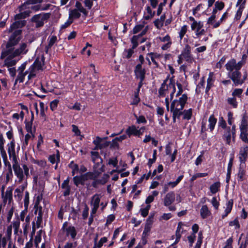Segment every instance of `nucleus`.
Wrapping results in <instances>:
<instances>
[{
	"mask_svg": "<svg viewBox=\"0 0 248 248\" xmlns=\"http://www.w3.org/2000/svg\"><path fill=\"white\" fill-rule=\"evenodd\" d=\"M25 23V20H18L15 21L10 26L9 32H11L12 33L5 46L2 45V49L0 56V59H4L5 66L9 67L16 65L17 61L14 58L21 55H25L28 51L27 44L26 43L20 44L17 48L15 47L21 39L22 31L19 29L24 26Z\"/></svg>",
	"mask_w": 248,
	"mask_h": 248,
	"instance_id": "1",
	"label": "nucleus"
},
{
	"mask_svg": "<svg viewBox=\"0 0 248 248\" xmlns=\"http://www.w3.org/2000/svg\"><path fill=\"white\" fill-rule=\"evenodd\" d=\"M13 169L15 174L18 179V183H21L29 176V169L26 164L22 165V168L19 165L17 160L13 162Z\"/></svg>",
	"mask_w": 248,
	"mask_h": 248,
	"instance_id": "2",
	"label": "nucleus"
},
{
	"mask_svg": "<svg viewBox=\"0 0 248 248\" xmlns=\"http://www.w3.org/2000/svg\"><path fill=\"white\" fill-rule=\"evenodd\" d=\"M187 96L186 94H183L178 99L173 100L170 107L171 112L177 113L182 115V110L187 102Z\"/></svg>",
	"mask_w": 248,
	"mask_h": 248,
	"instance_id": "3",
	"label": "nucleus"
},
{
	"mask_svg": "<svg viewBox=\"0 0 248 248\" xmlns=\"http://www.w3.org/2000/svg\"><path fill=\"white\" fill-rule=\"evenodd\" d=\"M50 17V14L42 13L35 15L31 18V21L36 23L37 28L42 27L44 24V21L47 20Z\"/></svg>",
	"mask_w": 248,
	"mask_h": 248,
	"instance_id": "4",
	"label": "nucleus"
},
{
	"mask_svg": "<svg viewBox=\"0 0 248 248\" xmlns=\"http://www.w3.org/2000/svg\"><path fill=\"white\" fill-rule=\"evenodd\" d=\"M61 231L65 233L66 236H70L72 239H75L77 234V232L74 226L68 225L67 222H65L62 224Z\"/></svg>",
	"mask_w": 248,
	"mask_h": 248,
	"instance_id": "5",
	"label": "nucleus"
},
{
	"mask_svg": "<svg viewBox=\"0 0 248 248\" xmlns=\"http://www.w3.org/2000/svg\"><path fill=\"white\" fill-rule=\"evenodd\" d=\"M180 55L188 63H191L194 61V58L191 53V47L188 44L185 45Z\"/></svg>",
	"mask_w": 248,
	"mask_h": 248,
	"instance_id": "6",
	"label": "nucleus"
},
{
	"mask_svg": "<svg viewBox=\"0 0 248 248\" xmlns=\"http://www.w3.org/2000/svg\"><path fill=\"white\" fill-rule=\"evenodd\" d=\"M229 77L232 80L235 86L243 84L241 80V74L238 70H234L229 74Z\"/></svg>",
	"mask_w": 248,
	"mask_h": 248,
	"instance_id": "7",
	"label": "nucleus"
},
{
	"mask_svg": "<svg viewBox=\"0 0 248 248\" xmlns=\"http://www.w3.org/2000/svg\"><path fill=\"white\" fill-rule=\"evenodd\" d=\"M247 129H248V123L246 120L245 119V117H243L242 119L241 125L240 126V129L241 131L240 137L242 141H243L245 143H248V140L246 139L245 137L246 132H247Z\"/></svg>",
	"mask_w": 248,
	"mask_h": 248,
	"instance_id": "8",
	"label": "nucleus"
},
{
	"mask_svg": "<svg viewBox=\"0 0 248 248\" xmlns=\"http://www.w3.org/2000/svg\"><path fill=\"white\" fill-rule=\"evenodd\" d=\"M100 195L99 194H94L91 199V204L93 206L92 209V213L96 214L99 208L100 202Z\"/></svg>",
	"mask_w": 248,
	"mask_h": 248,
	"instance_id": "9",
	"label": "nucleus"
},
{
	"mask_svg": "<svg viewBox=\"0 0 248 248\" xmlns=\"http://www.w3.org/2000/svg\"><path fill=\"white\" fill-rule=\"evenodd\" d=\"M203 27V24L202 22H195L194 24H191V28L192 31L196 30V35L200 36L203 35L205 31L204 29H201Z\"/></svg>",
	"mask_w": 248,
	"mask_h": 248,
	"instance_id": "10",
	"label": "nucleus"
},
{
	"mask_svg": "<svg viewBox=\"0 0 248 248\" xmlns=\"http://www.w3.org/2000/svg\"><path fill=\"white\" fill-rule=\"evenodd\" d=\"M134 73L137 78H139L141 80H144L146 71L144 68H142L140 64H138L136 66Z\"/></svg>",
	"mask_w": 248,
	"mask_h": 248,
	"instance_id": "11",
	"label": "nucleus"
},
{
	"mask_svg": "<svg viewBox=\"0 0 248 248\" xmlns=\"http://www.w3.org/2000/svg\"><path fill=\"white\" fill-rule=\"evenodd\" d=\"M153 222V217L152 216L149 217L147 219L146 223L145 225L144 229L142 233V237L143 241L149 235V233L152 228V225Z\"/></svg>",
	"mask_w": 248,
	"mask_h": 248,
	"instance_id": "12",
	"label": "nucleus"
},
{
	"mask_svg": "<svg viewBox=\"0 0 248 248\" xmlns=\"http://www.w3.org/2000/svg\"><path fill=\"white\" fill-rule=\"evenodd\" d=\"M167 81L168 79H166L165 80H164L163 82L162 83L161 85L160 88L159 89L158 96L159 97L165 96L167 93H168L169 88L171 87V84H172L171 80H170V83L169 84V85L167 84Z\"/></svg>",
	"mask_w": 248,
	"mask_h": 248,
	"instance_id": "13",
	"label": "nucleus"
},
{
	"mask_svg": "<svg viewBox=\"0 0 248 248\" xmlns=\"http://www.w3.org/2000/svg\"><path fill=\"white\" fill-rule=\"evenodd\" d=\"M148 27L146 26L143 30H142L141 33L137 35H134L131 38V41L133 44V48H136L139 45L138 41L140 38L145 34L148 31Z\"/></svg>",
	"mask_w": 248,
	"mask_h": 248,
	"instance_id": "14",
	"label": "nucleus"
},
{
	"mask_svg": "<svg viewBox=\"0 0 248 248\" xmlns=\"http://www.w3.org/2000/svg\"><path fill=\"white\" fill-rule=\"evenodd\" d=\"M15 141L14 140L11 141L10 143L8 144V153L10 158L12 159V161L17 160L15 149Z\"/></svg>",
	"mask_w": 248,
	"mask_h": 248,
	"instance_id": "15",
	"label": "nucleus"
},
{
	"mask_svg": "<svg viewBox=\"0 0 248 248\" xmlns=\"http://www.w3.org/2000/svg\"><path fill=\"white\" fill-rule=\"evenodd\" d=\"M175 194L173 191L169 192L165 196L164 199V204L166 206L170 205L174 201Z\"/></svg>",
	"mask_w": 248,
	"mask_h": 248,
	"instance_id": "16",
	"label": "nucleus"
},
{
	"mask_svg": "<svg viewBox=\"0 0 248 248\" xmlns=\"http://www.w3.org/2000/svg\"><path fill=\"white\" fill-rule=\"evenodd\" d=\"M248 146L242 147L239 152V161L241 163H244L248 157Z\"/></svg>",
	"mask_w": 248,
	"mask_h": 248,
	"instance_id": "17",
	"label": "nucleus"
},
{
	"mask_svg": "<svg viewBox=\"0 0 248 248\" xmlns=\"http://www.w3.org/2000/svg\"><path fill=\"white\" fill-rule=\"evenodd\" d=\"M3 201L4 203H6L8 201V203H10L13 199L12 189L9 187L6 189L4 195H2Z\"/></svg>",
	"mask_w": 248,
	"mask_h": 248,
	"instance_id": "18",
	"label": "nucleus"
},
{
	"mask_svg": "<svg viewBox=\"0 0 248 248\" xmlns=\"http://www.w3.org/2000/svg\"><path fill=\"white\" fill-rule=\"evenodd\" d=\"M69 177H67L62 184L61 187L64 190L63 193L64 196H67L70 194L71 188L69 185Z\"/></svg>",
	"mask_w": 248,
	"mask_h": 248,
	"instance_id": "19",
	"label": "nucleus"
},
{
	"mask_svg": "<svg viewBox=\"0 0 248 248\" xmlns=\"http://www.w3.org/2000/svg\"><path fill=\"white\" fill-rule=\"evenodd\" d=\"M226 69L229 72V74L230 73L233 72V71L236 70V62L234 59H231L225 65Z\"/></svg>",
	"mask_w": 248,
	"mask_h": 248,
	"instance_id": "20",
	"label": "nucleus"
},
{
	"mask_svg": "<svg viewBox=\"0 0 248 248\" xmlns=\"http://www.w3.org/2000/svg\"><path fill=\"white\" fill-rule=\"evenodd\" d=\"M38 2V0H26L24 3L19 7V12L22 11L23 10L29 8L28 5L35 4Z\"/></svg>",
	"mask_w": 248,
	"mask_h": 248,
	"instance_id": "21",
	"label": "nucleus"
},
{
	"mask_svg": "<svg viewBox=\"0 0 248 248\" xmlns=\"http://www.w3.org/2000/svg\"><path fill=\"white\" fill-rule=\"evenodd\" d=\"M200 214L203 219L206 218L211 215V212L206 205H203L200 210Z\"/></svg>",
	"mask_w": 248,
	"mask_h": 248,
	"instance_id": "22",
	"label": "nucleus"
},
{
	"mask_svg": "<svg viewBox=\"0 0 248 248\" xmlns=\"http://www.w3.org/2000/svg\"><path fill=\"white\" fill-rule=\"evenodd\" d=\"M39 203H40V198H39V197L38 196L37 198V199L36 200V202H35V203L34 204V208L35 209L34 213L36 215L37 214H40V215H43L42 207L41 206L39 205Z\"/></svg>",
	"mask_w": 248,
	"mask_h": 248,
	"instance_id": "23",
	"label": "nucleus"
},
{
	"mask_svg": "<svg viewBox=\"0 0 248 248\" xmlns=\"http://www.w3.org/2000/svg\"><path fill=\"white\" fill-rule=\"evenodd\" d=\"M57 38L56 36H52L50 37L48 41V45L45 47V52L47 54L49 52V49L56 42Z\"/></svg>",
	"mask_w": 248,
	"mask_h": 248,
	"instance_id": "24",
	"label": "nucleus"
},
{
	"mask_svg": "<svg viewBox=\"0 0 248 248\" xmlns=\"http://www.w3.org/2000/svg\"><path fill=\"white\" fill-rule=\"evenodd\" d=\"M80 176L84 183L89 179H94L97 177V175H95V174L92 172H88Z\"/></svg>",
	"mask_w": 248,
	"mask_h": 248,
	"instance_id": "25",
	"label": "nucleus"
},
{
	"mask_svg": "<svg viewBox=\"0 0 248 248\" xmlns=\"http://www.w3.org/2000/svg\"><path fill=\"white\" fill-rule=\"evenodd\" d=\"M31 13V11H30L29 10L25 11L23 12H22L21 11L20 13L16 14L15 16V19L19 20V19L25 18L29 16Z\"/></svg>",
	"mask_w": 248,
	"mask_h": 248,
	"instance_id": "26",
	"label": "nucleus"
},
{
	"mask_svg": "<svg viewBox=\"0 0 248 248\" xmlns=\"http://www.w3.org/2000/svg\"><path fill=\"white\" fill-rule=\"evenodd\" d=\"M233 205V200H229L226 203V208L225 209V214L222 215V218H224L231 212Z\"/></svg>",
	"mask_w": 248,
	"mask_h": 248,
	"instance_id": "27",
	"label": "nucleus"
},
{
	"mask_svg": "<svg viewBox=\"0 0 248 248\" xmlns=\"http://www.w3.org/2000/svg\"><path fill=\"white\" fill-rule=\"evenodd\" d=\"M12 241L11 239H9L6 238V236H3L2 233H0V248H5L6 246L7 242Z\"/></svg>",
	"mask_w": 248,
	"mask_h": 248,
	"instance_id": "28",
	"label": "nucleus"
},
{
	"mask_svg": "<svg viewBox=\"0 0 248 248\" xmlns=\"http://www.w3.org/2000/svg\"><path fill=\"white\" fill-rule=\"evenodd\" d=\"M209 127L211 131H212L214 129L215 126L217 123V119L215 118L214 115L213 114L211 115L209 119Z\"/></svg>",
	"mask_w": 248,
	"mask_h": 248,
	"instance_id": "29",
	"label": "nucleus"
},
{
	"mask_svg": "<svg viewBox=\"0 0 248 248\" xmlns=\"http://www.w3.org/2000/svg\"><path fill=\"white\" fill-rule=\"evenodd\" d=\"M182 223L181 222H180L178 223L177 230L176 231V239L175 240V242L172 244V246H173L174 245L177 244L180 240V239L181 237V233L180 232L181 229L182 225Z\"/></svg>",
	"mask_w": 248,
	"mask_h": 248,
	"instance_id": "30",
	"label": "nucleus"
},
{
	"mask_svg": "<svg viewBox=\"0 0 248 248\" xmlns=\"http://www.w3.org/2000/svg\"><path fill=\"white\" fill-rule=\"evenodd\" d=\"M31 118L30 122H25V128L28 133H31L32 122L34 119V114L32 111L31 112Z\"/></svg>",
	"mask_w": 248,
	"mask_h": 248,
	"instance_id": "31",
	"label": "nucleus"
},
{
	"mask_svg": "<svg viewBox=\"0 0 248 248\" xmlns=\"http://www.w3.org/2000/svg\"><path fill=\"white\" fill-rule=\"evenodd\" d=\"M44 57L43 56H42L41 59L37 58L36 59L35 62H33V64L37 68V70H39L41 69L42 67V65L44 63Z\"/></svg>",
	"mask_w": 248,
	"mask_h": 248,
	"instance_id": "32",
	"label": "nucleus"
},
{
	"mask_svg": "<svg viewBox=\"0 0 248 248\" xmlns=\"http://www.w3.org/2000/svg\"><path fill=\"white\" fill-rule=\"evenodd\" d=\"M223 138L226 141L227 143L229 144L231 142V128L228 127L226 128V132L223 135Z\"/></svg>",
	"mask_w": 248,
	"mask_h": 248,
	"instance_id": "33",
	"label": "nucleus"
},
{
	"mask_svg": "<svg viewBox=\"0 0 248 248\" xmlns=\"http://www.w3.org/2000/svg\"><path fill=\"white\" fill-rule=\"evenodd\" d=\"M220 186V182H217L213 184L210 187V190L212 193L215 194L217 193Z\"/></svg>",
	"mask_w": 248,
	"mask_h": 248,
	"instance_id": "34",
	"label": "nucleus"
},
{
	"mask_svg": "<svg viewBox=\"0 0 248 248\" xmlns=\"http://www.w3.org/2000/svg\"><path fill=\"white\" fill-rule=\"evenodd\" d=\"M192 109L190 108L187 110H182V115H183V119L185 120H189L191 119L192 116Z\"/></svg>",
	"mask_w": 248,
	"mask_h": 248,
	"instance_id": "35",
	"label": "nucleus"
},
{
	"mask_svg": "<svg viewBox=\"0 0 248 248\" xmlns=\"http://www.w3.org/2000/svg\"><path fill=\"white\" fill-rule=\"evenodd\" d=\"M73 180L74 184L77 186H79V185H81L83 186L85 184L80 175L76 176L74 177Z\"/></svg>",
	"mask_w": 248,
	"mask_h": 248,
	"instance_id": "36",
	"label": "nucleus"
},
{
	"mask_svg": "<svg viewBox=\"0 0 248 248\" xmlns=\"http://www.w3.org/2000/svg\"><path fill=\"white\" fill-rule=\"evenodd\" d=\"M126 132L129 137L132 135L137 136L138 134V129L135 126H132L128 127V128L126 130Z\"/></svg>",
	"mask_w": 248,
	"mask_h": 248,
	"instance_id": "37",
	"label": "nucleus"
},
{
	"mask_svg": "<svg viewBox=\"0 0 248 248\" xmlns=\"http://www.w3.org/2000/svg\"><path fill=\"white\" fill-rule=\"evenodd\" d=\"M80 16V14L77 9H74L70 11L69 18H78Z\"/></svg>",
	"mask_w": 248,
	"mask_h": 248,
	"instance_id": "38",
	"label": "nucleus"
},
{
	"mask_svg": "<svg viewBox=\"0 0 248 248\" xmlns=\"http://www.w3.org/2000/svg\"><path fill=\"white\" fill-rule=\"evenodd\" d=\"M134 49L135 48H133L132 46L130 49L124 50L123 54L124 58L129 59L133 54Z\"/></svg>",
	"mask_w": 248,
	"mask_h": 248,
	"instance_id": "39",
	"label": "nucleus"
},
{
	"mask_svg": "<svg viewBox=\"0 0 248 248\" xmlns=\"http://www.w3.org/2000/svg\"><path fill=\"white\" fill-rule=\"evenodd\" d=\"M78 11L82 13L85 16H86L88 14V12L82 6V4L80 2L78 1H77L75 5Z\"/></svg>",
	"mask_w": 248,
	"mask_h": 248,
	"instance_id": "40",
	"label": "nucleus"
},
{
	"mask_svg": "<svg viewBox=\"0 0 248 248\" xmlns=\"http://www.w3.org/2000/svg\"><path fill=\"white\" fill-rule=\"evenodd\" d=\"M187 31V25H185L181 27L180 31L179 32V37L180 40H181L183 39L184 35L186 33Z\"/></svg>",
	"mask_w": 248,
	"mask_h": 248,
	"instance_id": "41",
	"label": "nucleus"
},
{
	"mask_svg": "<svg viewBox=\"0 0 248 248\" xmlns=\"http://www.w3.org/2000/svg\"><path fill=\"white\" fill-rule=\"evenodd\" d=\"M12 226L10 225L8 226L6 228L5 236H6V238H8L9 239H12Z\"/></svg>",
	"mask_w": 248,
	"mask_h": 248,
	"instance_id": "42",
	"label": "nucleus"
},
{
	"mask_svg": "<svg viewBox=\"0 0 248 248\" xmlns=\"http://www.w3.org/2000/svg\"><path fill=\"white\" fill-rule=\"evenodd\" d=\"M228 103L232 105L233 108H236L237 106V103L236 98L234 97L228 98L227 99Z\"/></svg>",
	"mask_w": 248,
	"mask_h": 248,
	"instance_id": "43",
	"label": "nucleus"
},
{
	"mask_svg": "<svg viewBox=\"0 0 248 248\" xmlns=\"http://www.w3.org/2000/svg\"><path fill=\"white\" fill-rule=\"evenodd\" d=\"M208 174L207 173H197L192 176V177L190 179V181L191 182H193L194 180H195L197 178L203 177L206 176Z\"/></svg>",
	"mask_w": 248,
	"mask_h": 248,
	"instance_id": "44",
	"label": "nucleus"
},
{
	"mask_svg": "<svg viewBox=\"0 0 248 248\" xmlns=\"http://www.w3.org/2000/svg\"><path fill=\"white\" fill-rule=\"evenodd\" d=\"M92 161L95 163V161L99 159L100 161V163L102 162V159L100 157L99 154L97 152H91Z\"/></svg>",
	"mask_w": 248,
	"mask_h": 248,
	"instance_id": "45",
	"label": "nucleus"
},
{
	"mask_svg": "<svg viewBox=\"0 0 248 248\" xmlns=\"http://www.w3.org/2000/svg\"><path fill=\"white\" fill-rule=\"evenodd\" d=\"M14 207H11L8 211L7 214V221L8 222H10L11 220L12 216L14 213Z\"/></svg>",
	"mask_w": 248,
	"mask_h": 248,
	"instance_id": "46",
	"label": "nucleus"
},
{
	"mask_svg": "<svg viewBox=\"0 0 248 248\" xmlns=\"http://www.w3.org/2000/svg\"><path fill=\"white\" fill-rule=\"evenodd\" d=\"M29 204V193L26 191L24 200V205L25 208H28Z\"/></svg>",
	"mask_w": 248,
	"mask_h": 248,
	"instance_id": "47",
	"label": "nucleus"
},
{
	"mask_svg": "<svg viewBox=\"0 0 248 248\" xmlns=\"http://www.w3.org/2000/svg\"><path fill=\"white\" fill-rule=\"evenodd\" d=\"M225 6V4L222 1H217L215 2V7L218 10H222Z\"/></svg>",
	"mask_w": 248,
	"mask_h": 248,
	"instance_id": "48",
	"label": "nucleus"
},
{
	"mask_svg": "<svg viewBox=\"0 0 248 248\" xmlns=\"http://www.w3.org/2000/svg\"><path fill=\"white\" fill-rule=\"evenodd\" d=\"M32 162L34 163V164H37L38 165H39V166H40L42 168H45L46 165V161L45 160H37L33 159L32 161Z\"/></svg>",
	"mask_w": 248,
	"mask_h": 248,
	"instance_id": "49",
	"label": "nucleus"
},
{
	"mask_svg": "<svg viewBox=\"0 0 248 248\" xmlns=\"http://www.w3.org/2000/svg\"><path fill=\"white\" fill-rule=\"evenodd\" d=\"M245 0L243 2L242 4L241 5H240L239 9L237 11V13L236 14V16H235V18L236 19H240V18L241 16V15H242V9L244 8V6L243 5V4H245Z\"/></svg>",
	"mask_w": 248,
	"mask_h": 248,
	"instance_id": "50",
	"label": "nucleus"
},
{
	"mask_svg": "<svg viewBox=\"0 0 248 248\" xmlns=\"http://www.w3.org/2000/svg\"><path fill=\"white\" fill-rule=\"evenodd\" d=\"M59 102V101L58 100L55 99L50 102V108L52 111L54 110L56 108Z\"/></svg>",
	"mask_w": 248,
	"mask_h": 248,
	"instance_id": "51",
	"label": "nucleus"
},
{
	"mask_svg": "<svg viewBox=\"0 0 248 248\" xmlns=\"http://www.w3.org/2000/svg\"><path fill=\"white\" fill-rule=\"evenodd\" d=\"M144 28V25L140 24L135 26L133 30V32L134 34H136L140 31H141Z\"/></svg>",
	"mask_w": 248,
	"mask_h": 248,
	"instance_id": "52",
	"label": "nucleus"
},
{
	"mask_svg": "<svg viewBox=\"0 0 248 248\" xmlns=\"http://www.w3.org/2000/svg\"><path fill=\"white\" fill-rule=\"evenodd\" d=\"M218 125L223 129L227 128L226 123L222 117L219 118Z\"/></svg>",
	"mask_w": 248,
	"mask_h": 248,
	"instance_id": "53",
	"label": "nucleus"
},
{
	"mask_svg": "<svg viewBox=\"0 0 248 248\" xmlns=\"http://www.w3.org/2000/svg\"><path fill=\"white\" fill-rule=\"evenodd\" d=\"M10 225L12 226L13 228H20V222L19 221V218H17L16 220L13 221Z\"/></svg>",
	"mask_w": 248,
	"mask_h": 248,
	"instance_id": "54",
	"label": "nucleus"
},
{
	"mask_svg": "<svg viewBox=\"0 0 248 248\" xmlns=\"http://www.w3.org/2000/svg\"><path fill=\"white\" fill-rule=\"evenodd\" d=\"M25 74L24 72H18V75L17 76V80H19L20 83L23 82L25 78Z\"/></svg>",
	"mask_w": 248,
	"mask_h": 248,
	"instance_id": "55",
	"label": "nucleus"
},
{
	"mask_svg": "<svg viewBox=\"0 0 248 248\" xmlns=\"http://www.w3.org/2000/svg\"><path fill=\"white\" fill-rule=\"evenodd\" d=\"M89 208L88 206L86 204L85 206V208L82 212V217L83 219H85L87 218L89 214Z\"/></svg>",
	"mask_w": 248,
	"mask_h": 248,
	"instance_id": "56",
	"label": "nucleus"
},
{
	"mask_svg": "<svg viewBox=\"0 0 248 248\" xmlns=\"http://www.w3.org/2000/svg\"><path fill=\"white\" fill-rule=\"evenodd\" d=\"M27 209L28 208H25L24 210L22 211L19 216L17 217L19 218V221H23L24 220L25 216L27 213Z\"/></svg>",
	"mask_w": 248,
	"mask_h": 248,
	"instance_id": "57",
	"label": "nucleus"
},
{
	"mask_svg": "<svg viewBox=\"0 0 248 248\" xmlns=\"http://www.w3.org/2000/svg\"><path fill=\"white\" fill-rule=\"evenodd\" d=\"M139 92H138L137 91L135 93L134 98L133 99V101L132 103V104L137 105L140 102V99L139 97Z\"/></svg>",
	"mask_w": 248,
	"mask_h": 248,
	"instance_id": "58",
	"label": "nucleus"
},
{
	"mask_svg": "<svg viewBox=\"0 0 248 248\" xmlns=\"http://www.w3.org/2000/svg\"><path fill=\"white\" fill-rule=\"evenodd\" d=\"M207 86H206V92H208V91L210 90V89L212 87V86L213 84V80L211 78L209 77L207 79Z\"/></svg>",
	"mask_w": 248,
	"mask_h": 248,
	"instance_id": "59",
	"label": "nucleus"
},
{
	"mask_svg": "<svg viewBox=\"0 0 248 248\" xmlns=\"http://www.w3.org/2000/svg\"><path fill=\"white\" fill-rule=\"evenodd\" d=\"M107 241V238L105 237H102L100 239L98 243L96 244V246L97 248H100L102 247L104 243H106Z\"/></svg>",
	"mask_w": 248,
	"mask_h": 248,
	"instance_id": "60",
	"label": "nucleus"
},
{
	"mask_svg": "<svg viewBox=\"0 0 248 248\" xmlns=\"http://www.w3.org/2000/svg\"><path fill=\"white\" fill-rule=\"evenodd\" d=\"M108 137H105L104 139L100 138L99 137H97L95 140H93V143L95 145H99L101 144L102 140L104 139H107Z\"/></svg>",
	"mask_w": 248,
	"mask_h": 248,
	"instance_id": "61",
	"label": "nucleus"
},
{
	"mask_svg": "<svg viewBox=\"0 0 248 248\" xmlns=\"http://www.w3.org/2000/svg\"><path fill=\"white\" fill-rule=\"evenodd\" d=\"M211 203L216 209H218V206L219 205V203L217 201L216 197H213L212 198Z\"/></svg>",
	"mask_w": 248,
	"mask_h": 248,
	"instance_id": "62",
	"label": "nucleus"
},
{
	"mask_svg": "<svg viewBox=\"0 0 248 248\" xmlns=\"http://www.w3.org/2000/svg\"><path fill=\"white\" fill-rule=\"evenodd\" d=\"M77 242H75L74 243L72 242H67L65 243L64 246L63 248H73L77 246Z\"/></svg>",
	"mask_w": 248,
	"mask_h": 248,
	"instance_id": "63",
	"label": "nucleus"
},
{
	"mask_svg": "<svg viewBox=\"0 0 248 248\" xmlns=\"http://www.w3.org/2000/svg\"><path fill=\"white\" fill-rule=\"evenodd\" d=\"M243 92V90L241 89H235L232 93V96L234 97L235 96H240Z\"/></svg>",
	"mask_w": 248,
	"mask_h": 248,
	"instance_id": "64",
	"label": "nucleus"
}]
</instances>
